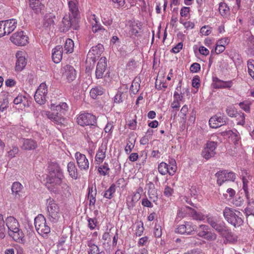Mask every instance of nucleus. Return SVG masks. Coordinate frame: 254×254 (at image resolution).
<instances>
[{"instance_id": "obj_61", "label": "nucleus", "mask_w": 254, "mask_h": 254, "mask_svg": "<svg viewBox=\"0 0 254 254\" xmlns=\"http://www.w3.org/2000/svg\"><path fill=\"white\" fill-rule=\"evenodd\" d=\"M18 147L16 146L13 147L11 150L8 151V156L10 158L15 157V155L18 153Z\"/></svg>"}, {"instance_id": "obj_36", "label": "nucleus", "mask_w": 254, "mask_h": 254, "mask_svg": "<svg viewBox=\"0 0 254 254\" xmlns=\"http://www.w3.org/2000/svg\"><path fill=\"white\" fill-rule=\"evenodd\" d=\"M189 210V214L193 219L196 220H202L204 219V215L201 213L197 212L195 210L188 206L187 207Z\"/></svg>"}, {"instance_id": "obj_51", "label": "nucleus", "mask_w": 254, "mask_h": 254, "mask_svg": "<svg viewBox=\"0 0 254 254\" xmlns=\"http://www.w3.org/2000/svg\"><path fill=\"white\" fill-rule=\"evenodd\" d=\"M251 103L248 101H244L239 103L240 107L247 113H249L250 111Z\"/></svg>"}, {"instance_id": "obj_33", "label": "nucleus", "mask_w": 254, "mask_h": 254, "mask_svg": "<svg viewBox=\"0 0 254 254\" xmlns=\"http://www.w3.org/2000/svg\"><path fill=\"white\" fill-rule=\"evenodd\" d=\"M23 189V186L19 182H14L11 186L12 194L14 195L15 197H19Z\"/></svg>"}, {"instance_id": "obj_44", "label": "nucleus", "mask_w": 254, "mask_h": 254, "mask_svg": "<svg viewBox=\"0 0 254 254\" xmlns=\"http://www.w3.org/2000/svg\"><path fill=\"white\" fill-rule=\"evenodd\" d=\"M219 10L222 15L227 14L229 12V8L226 3L221 2L219 4Z\"/></svg>"}, {"instance_id": "obj_16", "label": "nucleus", "mask_w": 254, "mask_h": 254, "mask_svg": "<svg viewBox=\"0 0 254 254\" xmlns=\"http://www.w3.org/2000/svg\"><path fill=\"white\" fill-rule=\"evenodd\" d=\"M226 122L227 118L216 115L209 119V125L211 128H216L225 125Z\"/></svg>"}, {"instance_id": "obj_38", "label": "nucleus", "mask_w": 254, "mask_h": 254, "mask_svg": "<svg viewBox=\"0 0 254 254\" xmlns=\"http://www.w3.org/2000/svg\"><path fill=\"white\" fill-rule=\"evenodd\" d=\"M116 191V185L113 184L111 185L110 188L107 190L104 194L103 196L108 199H111L113 197V194Z\"/></svg>"}, {"instance_id": "obj_2", "label": "nucleus", "mask_w": 254, "mask_h": 254, "mask_svg": "<svg viewBox=\"0 0 254 254\" xmlns=\"http://www.w3.org/2000/svg\"><path fill=\"white\" fill-rule=\"evenodd\" d=\"M51 108L57 112H47L46 114L48 119L57 125H63L65 121L63 115H64L65 112L67 110L68 106L67 104L63 102L56 106L52 104Z\"/></svg>"}, {"instance_id": "obj_41", "label": "nucleus", "mask_w": 254, "mask_h": 254, "mask_svg": "<svg viewBox=\"0 0 254 254\" xmlns=\"http://www.w3.org/2000/svg\"><path fill=\"white\" fill-rule=\"evenodd\" d=\"M158 170L159 172L162 175H165L168 172V165L164 162H162L160 163L158 166Z\"/></svg>"}, {"instance_id": "obj_30", "label": "nucleus", "mask_w": 254, "mask_h": 254, "mask_svg": "<svg viewBox=\"0 0 254 254\" xmlns=\"http://www.w3.org/2000/svg\"><path fill=\"white\" fill-rule=\"evenodd\" d=\"M88 196L89 197V205L94 206L96 202V196L97 194L96 187L95 186L94 188L92 186H89L88 188Z\"/></svg>"}, {"instance_id": "obj_13", "label": "nucleus", "mask_w": 254, "mask_h": 254, "mask_svg": "<svg viewBox=\"0 0 254 254\" xmlns=\"http://www.w3.org/2000/svg\"><path fill=\"white\" fill-rule=\"evenodd\" d=\"M104 49L103 46L100 44L92 47L87 54V59H89L95 63L97 58H99L103 52Z\"/></svg>"}, {"instance_id": "obj_29", "label": "nucleus", "mask_w": 254, "mask_h": 254, "mask_svg": "<svg viewBox=\"0 0 254 254\" xmlns=\"http://www.w3.org/2000/svg\"><path fill=\"white\" fill-rule=\"evenodd\" d=\"M37 147V142L32 139H23L22 148L26 150H34Z\"/></svg>"}, {"instance_id": "obj_28", "label": "nucleus", "mask_w": 254, "mask_h": 254, "mask_svg": "<svg viewBox=\"0 0 254 254\" xmlns=\"http://www.w3.org/2000/svg\"><path fill=\"white\" fill-rule=\"evenodd\" d=\"M148 188V195L149 198L153 202H155L158 199L157 190L155 189V185L151 182L146 185Z\"/></svg>"}, {"instance_id": "obj_21", "label": "nucleus", "mask_w": 254, "mask_h": 254, "mask_svg": "<svg viewBox=\"0 0 254 254\" xmlns=\"http://www.w3.org/2000/svg\"><path fill=\"white\" fill-rule=\"evenodd\" d=\"M9 235L13 239L19 243L24 244L25 242V235L22 230L18 228L12 232H8Z\"/></svg>"}, {"instance_id": "obj_54", "label": "nucleus", "mask_w": 254, "mask_h": 254, "mask_svg": "<svg viewBox=\"0 0 254 254\" xmlns=\"http://www.w3.org/2000/svg\"><path fill=\"white\" fill-rule=\"evenodd\" d=\"M236 117L238 120L237 122L238 125H244L245 124V115L244 113L238 114L236 116Z\"/></svg>"}, {"instance_id": "obj_20", "label": "nucleus", "mask_w": 254, "mask_h": 254, "mask_svg": "<svg viewBox=\"0 0 254 254\" xmlns=\"http://www.w3.org/2000/svg\"><path fill=\"white\" fill-rule=\"evenodd\" d=\"M107 149V143H102L99 147L95 156V161L97 162V164H100L104 160Z\"/></svg>"}, {"instance_id": "obj_40", "label": "nucleus", "mask_w": 254, "mask_h": 254, "mask_svg": "<svg viewBox=\"0 0 254 254\" xmlns=\"http://www.w3.org/2000/svg\"><path fill=\"white\" fill-rule=\"evenodd\" d=\"M222 237L225 238V241L230 243H233L237 241V238L235 237L230 229H228L225 234H223Z\"/></svg>"}, {"instance_id": "obj_49", "label": "nucleus", "mask_w": 254, "mask_h": 254, "mask_svg": "<svg viewBox=\"0 0 254 254\" xmlns=\"http://www.w3.org/2000/svg\"><path fill=\"white\" fill-rule=\"evenodd\" d=\"M247 45L249 52L253 55H254V37H251L249 38Z\"/></svg>"}, {"instance_id": "obj_47", "label": "nucleus", "mask_w": 254, "mask_h": 254, "mask_svg": "<svg viewBox=\"0 0 254 254\" xmlns=\"http://www.w3.org/2000/svg\"><path fill=\"white\" fill-rule=\"evenodd\" d=\"M93 19L95 20V23L92 26V31L94 33L97 32L99 31L105 30V29L103 27V26L99 23L95 18V15H93Z\"/></svg>"}, {"instance_id": "obj_58", "label": "nucleus", "mask_w": 254, "mask_h": 254, "mask_svg": "<svg viewBox=\"0 0 254 254\" xmlns=\"http://www.w3.org/2000/svg\"><path fill=\"white\" fill-rule=\"evenodd\" d=\"M134 147V144L131 140L128 139L127 142V144L125 147V151L127 154L130 153L132 149Z\"/></svg>"}, {"instance_id": "obj_62", "label": "nucleus", "mask_w": 254, "mask_h": 254, "mask_svg": "<svg viewBox=\"0 0 254 254\" xmlns=\"http://www.w3.org/2000/svg\"><path fill=\"white\" fill-rule=\"evenodd\" d=\"M135 202H136L134 200V198L128 197L127 200V204L128 209H132L134 206Z\"/></svg>"}, {"instance_id": "obj_59", "label": "nucleus", "mask_w": 254, "mask_h": 254, "mask_svg": "<svg viewBox=\"0 0 254 254\" xmlns=\"http://www.w3.org/2000/svg\"><path fill=\"white\" fill-rule=\"evenodd\" d=\"M114 3V6L116 8H119L124 6L125 4V0H111Z\"/></svg>"}, {"instance_id": "obj_60", "label": "nucleus", "mask_w": 254, "mask_h": 254, "mask_svg": "<svg viewBox=\"0 0 254 254\" xmlns=\"http://www.w3.org/2000/svg\"><path fill=\"white\" fill-rule=\"evenodd\" d=\"M190 11V8L189 7H183L180 11V14L182 17H186L189 15Z\"/></svg>"}, {"instance_id": "obj_46", "label": "nucleus", "mask_w": 254, "mask_h": 254, "mask_svg": "<svg viewBox=\"0 0 254 254\" xmlns=\"http://www.w3.org/2000/svg\"><path fill=\"white\" fill-rule=\"evenodd\" d=\"M30 1V6L34 10H37L38 9H41V6H43L41 4L40 0H29Z\"/></svg>"}, {"instance_id": "obj_64", "label": "nucleus", "mask_w": 254, "mask_h": 254, "mask_svg": "<svg viewBox=\"0 0 254 254\" xmlns=\"http://www.w3.org/2000/svg\"><path fill=\"white\" fill-rule=\"evenodd\" d=\"M192 87L198 88L200 86V79L198 76H195L192 80Z\"/></svg>"}, {"instance_id": "obj_43", "label": "nucleus", "mask_w": 254, "mask_h": 254, "mask_svg": "<svg viewBox=\"0 0 254 254\" xmlns=\"http://www.w3.org/2000/svg\"><path fill=\"white\" fill-rule=\"evenodd\" d=\"M110 169L108 167L107 163L105 162L103 165H101L98 168V171L101 175L106 176L109 173Z\"/></svg>"}, {"instance_id": "obj_50", "label": "nucleus", "mask_w": 254, "mask_h": 254, "mask_svg": "<svg viewBox=\"0 0 254 254\" xmlns=\"http://www.w3.org/2000/svg\"><path fill=\"white\" fill-rule=\"evenodd\" d=\"M143 231V223L142 222L140 221L139 223H138L136 225V228L135 229L136 236L138 237L140 236L142 234Z\"/></svg>"}, {"instance_id": "obj_31", "label": "nucleus", "mask_w": 254, "mask_h": 254, "mask_svg": "<svg viewBox=\"0 0 254 254\" xmlns=\"http://www.w3.org/2000/svg\"><path fill=\"white\" fill-rule=\"evenodd\" d=\"M87 246L89 248L88 250V254H105L104 251H100L98 247L91 241L87 242Z\"/></svg>"}, {"instance_id": "obj_27", "label": "nucleus", "mask_w": 254, "mask_h": 254, "mask_svg": "<svg viewBox=\"0 0 254 254\" xmlns=\"http://www.w3.org/2000/svg\"><path fill=\"white\" fill-rule=\"evenodd\" d=\"M55 16L53 13H47L43 20V26L45 28L50 29L54 25V19Z\"/></svg>"}, {"instance_id": "obj_4", "label": "nucleus", "mask_w": 254, "mask_h": 254, "mask_svg": "<svg viewBox=\"0 0 254 254\" xmlns=\"http://www.w3.org/2000/svg\"><path fill=\"white\" fill-rule=\"evenodd\" d=\"M48 218L53 223H57L61 218V213L59 205L53 199L47 200Z\"/></svg>"}, {"instance_id": "obj_63", "label": "nucleus", "mask_w": 254, "mask_h": 254, "mask_svg": "<svg viewBox=\"0 0 254 254\" xmlns=\"http://www.w3.org/2000/svg\"><path fill=\"white\" fill-rule=\"evenodd\" d=\"M227 114L230 117H236L237 113L234 108L228 107L226 110Z\"/></svg>"}, {"instance_id": "obj_57", "label": "nucleus", "mask_w": 254, "mask_h": 254, "mask_svg": "<svg viewBox=\"0 0 254 254\" xmlns=\"http://www.w3.org/2000/svg\"><path fill=\"white\" fill-rule=\"evenodd\" d=\"M200 70V65L198 63H193L190 67V70L192 72H197Z\"/></svg>"}, {"instance_id": "obj_17", "label": "nucleus", "mask_w": 254, "mask_h": 254, "mask_svg": "<svg viewBox=\"0 0 254 254\" xmlns=\"http://www.w3.org/2000/svg\"><path fill=\"white\" fill-rule=\"evenodd\" d=\"M78 4V2L76 0H70L68 1V5L69 12L68 15H70L79 20L80 14Z\"/></svg>"}, {"instance_id": "obj_52", "label": "nucleus", "mask_w": 254, "mask_h": 254, "mask_svg": "<svg viewBox=\"0 0 254 254\" xmlns=\"http://www.w3.org/2000/svg\"><path fill=\"white\" fill-rule=\"evenodd\" d=\"M217 235L211 231H208L206 233L205 236L203 237V238L208 240V241H214L216 239Z\"/></svg>"}, {"instance_id": "obj_18", "label": "nucleus", "mask_w": 254, "mask_h": 254, "mask_svg": "<svg viewBox=\"0 0 254 254\" xmlns=\"http://www.w3.org/2000/svg\"><path fill=\"white\" fill-rule=\"evenodd\" d=\"M233 84L232 80L223 81L219 79L217 77H213V87L215 89L230 88Z\"/></svg>"}, {"instance_id": "obj_34", "label": "nucleus", "mask_w": 254, "mask_h": 254, "mask_svg": "<svg viewBox=\"0 0 254 254\" xmlns=\"http://www.w3.org/2000/svg\"><path fill=\"white\" fill-rule=\"evenodd\" d=\"M104 89L101 86H96L93 88L90 92V95L92 98L96 99L98 96H101L104 93Z\"/></svg>"}, {"instance_id": "obj_55", "label": "nucleus", "mask_w": 254, "mask_h": 254, "mask_svg": "<svg viewBox=\"0 0 254 254\" xmlns=\"http://www.w3.org/2000/svg\"><path fill=\"white\" fill-rule=\"evenodd\" d=\"M26 100V98L25 96H23L21 95H18L16 98L13 100V103L15 105H18L19 104H21Z\"/></svg>"}, {"instance_id": "obj_26", "label": "nucleus", "mask_w": 254, "mask_h": 254, "mask_svg": "<svg viewBox=\"0 0 254 254\" xmlns=\"http://www.w3.org/2000/svg\"><path fill=\"white\" fill-rule=\"evenodd\" d=\"M5 223L9 232H12L19 227L17 220L12 216L8 217L6 218Z\"/></svg>"}, {"instance_id": "obj_12", "label": "nucleus", "mask_w": 254, "mask_h": 254, "mask_svg": "<svg viewBox=\"0 0 254 254\" xmlns=\"http://www.w3.org/2000/svg\"><path fill=\"white\" fill-rule=\"evenodd\" d=\"M28 37L22 31L16 32L10 37L11 42L16 45L23 46L28 43Z\"/></svg>"}, {"instance_id": "obj_19", "label": "nucleus", "mask_w": 254, "mask_h": 254, "mask_svg": "<svg viewBox=\"0 0 254 254\" xmlns=\"http://www.w3.org/2000/svg\"><path fill=\"white\" fill-rule=\"evenodd\" d=\"M24 53L22 52L19 51L16 54L17 61L15 64V70L16 71H21L25 67L27 64V61Z\"/></svg>"}, {"instance_id": "obj_22", "label": "nucleus", "mask_w": 254, "mask_h": 254, "mask_svg": "<svg viewBox=\"0 0 254 254\" xmlns=\"http://www.w3.org/2000/svg\"><path fill=\"white\" fill-rule=\"evenodd\" d=\"M2 101L0 106V111L3 112L8 107L9 101L12 99V96L6 91H2L0 94Z\"/></svg>"}, {"instance_id": "obj_9", "label": "nucleus", "mask_w": 254, "mask_h": 254, "mask_svg": "<svg viewBox=\"0 0 254 254\" xmlns=\"http://www.w3.org/2000/svg\"><path fill=\"white\" fill-rule=\"evenodd\" d=\"M77 122L81 126H95L96 119L95 116L90 113H84L77 117Z\"/></svg>"}, {"instance_id": "obj_15", "label": "nucleus", "mask_w": 254, "mask_h": 254, "mask_svg": "<svg viewBox=\"0 0 254 254\" xmlns=\"http://www.w3.org/2000/svg\"><path fill=\"white\" fill-rule=\"evenodd\" d=\"M107 59L104 57L100 58L97 64L95 71L96 78L100 79L103 77V74L107 66Z\"/></svg>"}, {"instance_id": "obj_11", "label": "nucleus", "mask_w": 254, "mask_h": 254, "mask_svg": "<svg viewBox=\"0 0 254 254\" xmlns=\"http://www.w3.org/2000/svg\"><path fill=\"white\" fill-rule=\"evenodd\" d=\"M196 230V226L190 222H185L184 224L179 225L175 232L180 234L190 235Z\"/></svg>"}, {"instance_id": "obj_37", "label": "nucleus", "mask_w": 254, "mask_h": 254, "mask_svg": "<svg viewBox=\"0 0 254 254\" xmlns=\"http://www.w3.org/2000/svg\"><path fill=\"white\" fill-rule=\"evenodd\" d=\"M209 227L206 225H200L198 227L196 226V230L194 231L197 232V235L200 237L203 238V236L206 235V233L209 231Z\"/></svg>"}, {"instance_id": "obj_53", "label": "nucleus", "mask_w": 254, "mask_h": 254, "mask_svg": "<svg viewBox=\"0 0 254 254\" xmlns=\"http://www.w3.org/2000/svg\"><path fill=\"white\" fill-rule=\"evenodd\" d=\"M212 31V28L208 25H204L202 26L200 32L205 36L209 35Z\"/></svg>"}, {"instance_id": "obj_10", "label": "nucleus", "mask_w": 254, "mask_h": 254, "mask_svg": "<svg viewBox=\"0 0 254 254\" xmlns=\"http://www.w3.org/2000/svg\"><path fill=\"white\" fill-rule=\"evenodd\" d=\"M217 142L208 141L205 144V147L202 151L201 154L203 157L208 160L214 156L216 154L215 149L217 146Z\"/></svg>"}, {"instance_id": "obj_14", "label": "nucleus", "mask_w": 254, "mask_h": 254, "mask_svg": "<svg viewBox=\"0 0 254 254\" xmlns=\"http://www.w3.org/2000/svg\"><path fill=\"white\" fill-rule=\"evenodd\" d=\"M75 158L80 170L86 171L88 170L89 166V161L84 154L77 152L75 154Z\"/></svg>"}, {"instance_id": "obj_56", "label": "nucleus", "mask_w": 254, "mask_h": 254, "mask_svg": "<svg viewBox=\"0 0 254 254\" xmlns=\"http://www.w3.org/2000/svg\"><path fill=\"white\" fill-rule=\"evenodd\" d=\"M135 117L136 118V116ZM127 126L131 130L136 129L137 127V121L136 118L129 120L127 124Z\"/></svg>"}, {"instance_id": "obj_6", "label": "nucleus", "mask_w": 254, "mask_h": 254, "mask_svg": "<svg viewBox=\"0 0 254 254\" xmlns=\"http://www.w3.org/2000/svg\"><path fill=\"white\" fill-rule=\"evenodd\" d=\"M79 20L73 18L70 15H66L62 20V23L60 28L62 32H65L70 28L76 30L78 28Z\"/></svg>"}, {"instance_id": "obj_1", "label": "nucleus", "mask_w": 254, "mask_h": 254, "mask_svg": "<svg viewBox=\"0 0 254 254\" xmlns=\"http://www.w3.org/2000/svg\"><path fill=\"white\" fill-rule=\"evenodd\" d=\"M48 171L49 173L47 177L46 183V186L48 190L54 191V189L61 185H63L68 188L66 184H63L64 176L58 164L51 163L48 167Z\"/></svg>"}, {"instance_id": "obj_42", "label": "nucleus", "mask_w": 254, "mask_h": 254, "mask_svg": "<svg viewBox=\"0 0 254 254\" xmlns=\"http://www.w3.org/2000/svg\"><path fill=\"white\" fill-rule=\"evenodd\" d=\"M5 222L4 221L3 216L0 214V238H3L5 237Z\"/></svg>"}, {"instance_id": "obj_25", "label": "nucleus", "mask_w": 254, "mask_h": 254, "mask_svg": "<svg viewBox=\"0 0 254 254\" xmlns=\"http://www.w3.org/2000/svg\"><path fill=\"white\" fill-rule=\"evenodd\" d=\"M2 24L4 26L6 34L8 35L15 29L17 24V21L15 19H11L5 21H2Z\"/></svg>"}, {"instance_id": "obj_35", "label": "nucleus", "mask_w": 254, "mask_h": 254, "mask_svg": "<svg viewBox=\"0 0 254 254\" xmlns=\"http://www.w3.org/2000/svg\"><path fill=\"white\" fill-rule=\"evenodd\" d=\"M213 228L218 232L221 236L223 234H225L228 229V228L226 226L225 223L223 222L217 223L216 225H215Z\"/></svg>"}, {"instance_id": "obj_23", "label": "nucleus", "mask_w": 254, "mask_h": 254, "mask_svg": "<svg viewBox=\"0 0 254 254\" xmlns=\"http://www.w3.org/2000/svg\"><path fill=\"white\" fill-rule=\"evenodd\" d=\"M64 75L68 82H71L75 79L76 71L74 68L70 65H66L64 67Z\"/></svg>"}, {"instance_id": "obj_32", "label": "nucleus", "mask_w": 254, "mask_h": 254, "mask_svg": "<svg viewBox=\"0 0 254 254\" xmlns=\"http://www.w3.org/2000/svg\"><path fill=\"white\" fill-rule=\"evenodd\" d=\"M67 171L69 176L73 179H76L78 177V171L75 163L70 162L67 164Z\"/></svg>"}, {"instance_id": "obj_3", "label": "nucleus", "mask_w": 254, "mask_h": 254, "mask_svg": "<svg viewBox=\"0 0 254 254\" xmlns=\"http://www.w3.org/2000/svg\"><path fill=\"white\" fill-rule=\"evenodd\" d=\"M223 216L226 220L235 227H238L243 225L242 213L232 208L226 207L223 210Z\"/></svg>"}, {"instance_id": "obj_24", "label": "nucleus", "mask_w": 254, "mask_h": 254, "mask_svg": "<svg viewBox=\"0 0 254 254\" xmlns=\"http://www.w3.org/2000/svg\"><path fill=\"white\" fill-rule=\"evenodd\" d=\"M63 49L61 45L57 46L52 52V60L56 64L59 63L62 59Z\"/></svg>"}, {"instance_id": "obj_8", "label": "nucleus", "mask_w": 254, "mask_h": 254, "mask_svg": "<svg viewBox=\"0 0 254 254\" xmlns=\"http://www.w3.org/2000/svg\"><path fill=\"white\" fill-rule=\"evenodd\" d=\"M215 176L217 178V183L219 186L227 181L234 182L236 179V175L234 173L228 170H223L216 173Z\"/></svg>"}, {"instance_id": "obj_39", "label": "nucleus", "mask_w": 254, "mask_h": 254, "mask_svg": "<svg viewBox=\"0 0 254 254\" xmlns=\"http://www.w3.org/2000/svg\"><path fill=\"white\" fill-rule=\"evenodd\" d=\"M74 43L71 39H67L64 44V51L66 53H71L73 51Z\"/></svg>"}, {"instance_id": "obj_48", "label": "nucleus", "mask_w": 254, "mask_h": 254, "mask_svg": "<svg viewBox=\"0 0 254 254\" xmlns=\"http://www.w3.org/2000/svg\"><path fill=\"white\" fill-rule=\"evenodd\" d=\"M126 94L119 91L114 97V102L120 103L123 102L124 99L126 98Z\"/></svg>"}, {"instance_id": "obj_45", "label": "nucleus", "mask_w": 254, "mask_h": 254, "mask_svg": "<svg viewBox=\"0 0 254 254\" xmlns=\"http://www.w3.org/2000/svg\"><path fill=\"white\" fill-rule=\"evenodd\" d=\"M248 72L250 75L254 79V60H249L247 62Z\"/></svg>"}, {"instance_id": "obj_5", "label": "nucleus", "mask_w": 254, "mask_h": 254, "mask_svg": "<svg viewBox=\"0 0 254 254\" xmlns=\"http://www.w3.org/2000/svg\"><path fill=\"white\" fill-rule=\"evenodd\" d=\"M34 224L37 232L43 237L47 236L51 232L50 227L47 224L46 218L42 214L38 215L35 218Z\"/></svg>"}, {"instance_id": "obj_7", "label": "nucleus", "mask_w": 254, "mask_h": 254, "mask_svg": "<svg viewBox=\"0 0 254 254\" xmlns=\"http://www.w3.org/2000/svg\"><path fill=\"white\" fill-rule=\"evenodd\" d=\"M47 93L48 89L46 84L45 83H41L35 93V101L40 105L44 104L47 101Z\"/></svg>"}]
</instances>
